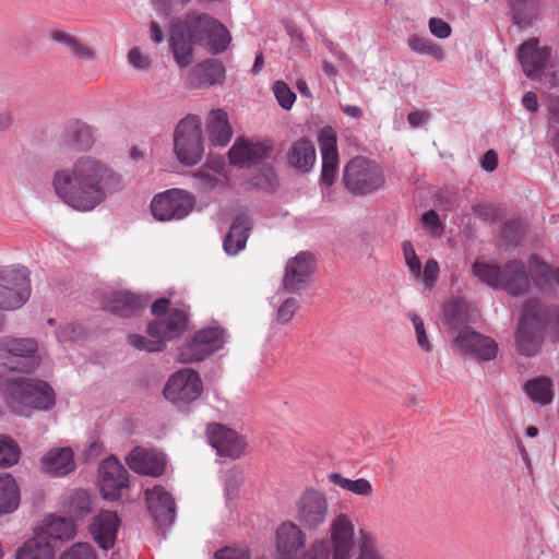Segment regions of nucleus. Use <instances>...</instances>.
<instances>
[{
	"label": "nucleus",
	"instance_id": "1",
	"mask_svg": "<svg viewBox=\"0 0 559 559\" xmlns=\"http://www.w3.org/2000/svg\"><path fill=\"white\" fill-rule=\"evenodd\" d=\"M51 185L64 204L79 212H91L120 190L122 180L102 160L82 156L70 168L56 170Z\"/></svg>",
	"mask_w": 559,
	"mask_h": 559
},
{
	"label": "nucleus",
	"instance_id": "2",
	"mask_svg": "<svg viewBox=\"0 0 559 559\" xmlns=\"http://www.w3.org/2000/svg\"><path fill=\"white\" fill-rule=\"evenodd\" d=\"M559 323V306H545L536 299H528L524 306L515 335L519 352L533 356L540 347L543 332L547 324Z\"/></svg>",
	"mask_w": 559,
	"mask_h": 559
},
{
	"label": "nucleus",
	"instance_id": "3",
	"mask_svg": "<svg viewBox=\"0 0 559 559\" xmlns=\"http://www.w3.org/2000/svg\"><path fill=\"white\" fill-rule=\"evenodd\" d=\"M472 272L487 286L504 290L514 297L523 296L530 289V276L521 260H510L503 267L496 263L476 261L472 265Z\"/></svg>",
	"mask_w": 559,
	"mask_h": 559
},
{
	"label": "nucleus",
	"instance_id": "4",
	"mask_svg": "<svg viewBox=\"0 0 559 559\" xmlns=\"http://www.w3.org/2000/svg\"><path fill=\"white\" fill-rule=\"evenodd\" d=\"M1 391L12 411L19 414H23L25 407L47 411L56 402L55 391L41 380L9 379Z\"/></svg>",
	"mask_w": 559,
	"mask_h": 559
},
{
	"label": "nucleus",
	"instance_id": "5",
	"mask_svg": "<svg viewBox=\"0 0 559 559\" xmlns=\"http://www.w3.org/2000/svg\"><path fill=\"white\" fill-rule=\"evenodd\" d=\"M270 152V147L264 144L238 139L230 147L228 157L233 165L241 168L259 166L260 171L251 178V185L265 191H272L277 185L276 174L271 166L263 163Z\"/></svg>",
	"mask_w": 559,
	"mask_h": 559
},
{
	"label": "nucleus",
	"instance_id": "6",
	"mask_svg": "<svg viewBox=\"0 0 559 559\" xmlns=\"http://www.w3.org/2000/svg\"><path fill=\"white\" fill-rule=\"evenodd\" d=\"M38 342L33 337H0V367L21 373H31L41 364Z\"/></svg>",
	"mask_w": 559,
	"mask_h": 559
},
{
	"label": "nucleus",
	"instance_id": "7",
	"mask_svg": "<svg viewBox=\"0 0 559 559\" xmlns=\"http://www.w3.org/2000/svg\"><path fill=\"white\" fill-rule=\"evenodd\" d=\"M343 182L352 194L368 195L383 188L385 177L379 163L364 156H356L345 165Z\"/></svg>",
	"mask_w": 559,
	"mask_h": 559
},
{
	"label": "nucleus",
	"instance_id": "8",
	"mask_svg": "<svg viewBox=\"0 0 559 559\" xmlns=\"http://www.w3.org/2000/svg\"><path fill=\"white\" fill-rule=\"evenodd\" d=\"M174 152L187 166L197 165L203 155L201 120L195 115L182 118L174 132Z\"/></svg>",
	"mask_w": 559,
	"mask_h": 559
},
{
	"label": "nucleus",
	"instance_id": "9",
	"mask_svg": "<svg viewBox=\"0 0 559 559\" xmlns=\"http://www.w3.org/2000/svg\"><path fill=\"white\" fill-rule=\"evenodd\" d=\"M32 293L29 273L19 265L0 266V309H20Z\"/></svg>",
	"mask_w": 559,
	"mask_h": 559
},
{
	"label": "nucleus",
	"instance_id": "10",
	"mask_svg": "<svg viewBox=\"0 0 559 559\" xmlns=\"http://www.w3.org/2000/svg\"><path fill=\"white\" fill-rule=\"evenodd\" d=\"M226 342L221 328H205L198 331L178 349V358L183 364L202 361L219 350Z\"/></svg>",
	"mask_w": 559,
	"mask_h": 559
},
{
	"label": "nucleus",
	"instance_id": "11",
	"mask_svg": "<svg viewBox=\"0 0 559 559\" xmlns=\"http://www.w3.org/2000/svg\"><path fill=\"white\" fill-rule=\"evenodd\" d=\"M202 391L203 383L199 372L182 368L169 377L163 393L166 400L180 406L198 400Z\"/></svg>",
	"mask_w": 559,
	"mask_h": 559
},
{
	"label": "nucleus",
	"instance_id": "12",
	"mask_svg": "<svg viewBox=\"0 0 559 559\" xmlns=\"http://www.w3.org/2000/svg\"><path fill=\"white\" fill-rule=\"evenodd\" d=\"M194 198L185 190L171 189L154 197L151 212L160 222L185 218L194 206Z\"/></svg>",
	"mask_w": 559,
	"mask_h": 559
},
{
	"label": "nucleus",
	"instance_id": "13",
	"mask_svg": "<svg viewBox=\"0 0 559 559\" xmlns=\"http://www.w3.org/2000/svg\"><path fill=\"white\" fill-rule=\"evenodd\" d=\"M329 501L319 489L307 488L296 501V519L307 530H317L328 518Z\"/></svg>",
	"mask_w": 559,
	"mask_h": 559
},
{
	"label": "nucleus",
	"instance_id": "14",
	"mask_svg": "<svg viewBox=\"0 0 559 559\" xmlns=\"http://www.w3.org/2000/svg\"><path fill=\"white\" fill-rule=\"evenodd\" d=\"M452 350L454 354L487 361L497 356L498 345L491 337L485 336L469 326H464L453 337Z\"/></svg>",
	"mask_w": 559,
	"mask_h": 559
},
{
	"label": "nucleus",
	"instance_id": "15",
	"mask_svg": "<svg viewBox=\"0 0 559 559\" xmlns=\"http://www.w3.org/2000/svg\"><path fill=\"white\" fill-rule=\"evenodd\" d=\"M98 486L102 497L107 501L120 499L122 490L129 487V473L115 456H109L99 464Z\"/></svg>",
	"mask_w": 559,
	"mask_h": 559
},
{
	"label": "nucleus",
	"instance_id": "16",
	"mask_svg": "<svg viewBox=\"0 0 559 559\" xmlns=\"http://www.w3.org/2000/svg\"><path fill=\"white\" fill-rule=\"evenodd\" d=\"M355 526L349 515L337 514L330 524V556L332 559H349L354 549Z\"/></svg>",
	"mask_w": 559,
	"mask_h": 559
},
{
	"label": "nucleus",
	"instance_id": "17",
	"mask_svg": "<svg viewBox=\"0 0 559 559\" xmlns=\"http://www.w3.org/2000/svg\"><path fill=\"white\" fill-rule=\"evenodd\" d=\"M206 436L209 443L216 450L217 455L237 459L245 449V442L238 433L221 424L207 426Z\"/></svg>",
	"mask_w": 559,
	"mask_h": 559
},
{
	"label": "nucleus",
	"instance_id": "18",
	"mask_svg": "<svg viewBox=\"0 0 559 559\" xmlns=\"http://www.w3.org/2000/svg\"><path fill=\"white\" fill-rule=\"evenodd\" d=\"M129 467L143 475L158 477L165 472L166 456L155 449L135 447L126 457Z\"/></svg>",
	"mask_w": 559,
	"mask_h": 559
},
{
	"label": "nucleus",
	"instance_id": "19",
	"mask_svg": "<svg viewBox=\"0 0 559 559\" xmlns=\"http://www.w3.org/2000/svg\"><path fill=\"white\" fill-rule=\"evenodd\" d=\"M145 499L150 513L159 526H168L174 522L176 503L173 495L163 486L146 489Z\"/></svg>",
	"mask_w": 559,
	"mask_h": 559
},
{
	"label": "nucleus",
	"instance_id": "20",
	"mask_svg": "<svg viewBox=\"0 0 559 559\" xmlns=\"http://www.w3.org/2000/svg\"><path fill=\"white\" fill-rule=\"evenodd\" d=\"M313 271V259L307 252H299L290 259L285 269L283 287L287 293H298L304 289Z\"/></svg>",
	"mask_w": 559,
	"mask_h": 559
},
{
	"label": "nucleus",
	"instance_id": "21",
	"mask_svg": "<svg viewBox=\"0 0 559 559\" xmlns=\"http://www.w3.org/2000/svg\"><path fill=\"white\" fill-rule=\"evenodd\" d=\"M306 535L301 528L290 522L282 523L276 530V549L278 559H297L305 548Z\"/></svg>",
	"mask_w": 559,
	"mask_h": 559
},
{
	"label": "nucleus",
	"instance_id": "22",
	"mask_svg": "<svg viewBox=\"0 0 559 559\" xmlns=\"http://www.w3.org/2000/svg\"><path fill=\"white\" fill-rule=\"evenodd\" d=\"M549 57L550 49L540 47L537 38L527 39L518 49V59L528 78L539 76Z\"/></svg>",
	"mask_w": 559,
	"mask_h": 559
},
{
	"label": "nucleus",
	"instance_id": "23",
	"mask_svg": "<svg viewBox=\"0 0 559 559\" xmlns=\"http://www.w3.org/2000/svg\"><path fill=\"white\" fill-rule=\"evenodd\" d=\"M119 527L120 519L116 512L100 511L94 516L90 531L96 544L107 550L114 547Z\"/></svg>",
	"mask_w": 559,
	"mask_h": 559
},
{
	"label": "nucleus",
	"instance_id": "24",
	"mask_svg": "<svg viewBox=\"0 0 559 559\" xmlns=\"http://www.w3.org/2000/svg\"><path fill=\"white\" fill-rule=\"evenodd\" d=\"M187 314L180 309H171L165 316L157 318L147 326L151 337H158L163 342L178 337L187 328Z\"/></svg>",
	"mask_w": 559,
	"mask_h": 559
},
{
	"label": "nucleus",
	"instance_id": "25",
	"mask_svg": "<svg viewBox=\"0 0 559 559\" xmlns=\"http://www.w3.org/2000/svg\"><path fill=\"white\" fill-rule=\"evenodd\" d=\"M147 299L129 292H112L105 308L119 317L135 316L146 305Z\"/></svg>",
	"mask_w": 559,
	"mask_h": 559
},
{
	"label": "nucleus",
	"instance_id": "26",
	"mask_svg": "<svg viewBox=\"0 0 559 559\" xmlns=\"http://www.w3.org/2000/svg\"><path fill=\"white\" fill-rule=\"evenodd\" d=\"M225 68L217 60H205L193 67L189 73V82L195 87H206L223 82Z\"/></svg>",
	"mask_w": 559,
	"mask_h": 559
},
{
	"label": "nucleus",
	"instance_id": "27",
	"mask_svg": "<svg viewBox=\"0 0 559 559\" xmlns=\"http://www.w3.org/2000/svg\"><path fill=\"white\" fill-rule=\"evenodd\" d=\"M206 131L209 139L214 146H226L231 136L233 129L227 112L222 109H213L206 117Z\"/></svg>",
	"mask_w": 559,
	"mask_h": 559
},
{
	"label": "nucleus",
	"instance_id": "28",
	"mask_svg": "<svg viewBox=\"0 0 559 559\" xmlns=\"http://www.w3.org/2000/svg\"><path fill=\"white\" fill-rule=\"evenodd\" d=\"M43 469L53 476H63L74 467V455L70 448H53L41 459Z\"/></svg>",
	"mask_w": 559,
	"mask_h": 559
},
{
	"label": "nucleus",
	"instance_id": "29",
	"mask_svg": "<svg viewBox=\"0 0 559 559\" xmlns=\"http://www.w3.org/2000/svg\"><path fill=\"white\" fill-rule=\"evenodd\" d=\"M316 158V147L308 139L294 142L287 153L289 166L301 173H308L313 167Z\"/></svg>",
	"mask_w": 559,
	"mask_h": 559
},
{
	"label": "nucleus",
	"instance_id": "30",
	"mask_svg": "<svg viewBox=\"0 0 559 559\" xmlns=\"http://www.w3.org/2000/svg\"><path fill=\"white\" fill-rule=\"evenodd\" d=\"M250 229L251 223L247 216H238L233 222L223 242L224 250L228 255H236L245 249Z\"/></svg>",
	"mask_w": 559,
	"mask_h": 559
},
{
	"label": "nucleus",
	"instance_id": "31",
	"mask_svg": "<svg viewBox=\"0 0 559 559\" xmlns=\"http://www.w3.org/2000/svg\"><path fill=\"white\" fill-rule=\"evenodd\" d=\"M170 48L174 53L175 60L180 68H187L191 64L193 59L192 44L194 40L185 34L182 25H173L170 34Z\"/></svg>",
	"mask_w": 559,
	"mask_h": 559
},
{
	"label": "nucleus",
	"instance_id": "32",
	"mask_svg": "<svg viewBox=\"0 0 559 559\" xmlns=\"http://www.w3.org/2000/svg\"><path fill=\"white\" fill-rule=\"evenodd\" d=\"M63 140L76 151H86L94 143V130L85 122L70 121L66 126Z\"/></svg>",
	"mask_w": 559,
	"mask_h": 559
},
{
	"label": "nucleus",
	"instance_id": "33",
	"mask_svg": "<svg viewBox=\"0 0 559 559\" xmlns=\"http://www.w3.org/2000/svg\"><path fill=\"white\" fill-rule=\"evenodd\" d=\"M55 551L47 537L35 531L16 551V559H53Z\"/></svg>",
	"mask_w": 559,
	"mask_h": 559
},
{
	"label": "nucleus",
	"instance_id": "34",
	"mask_svg": "<svg viewBox=\"0 0 559 559\" xmlns=\"http://www.w3.org/2000/svg\"><path fill=\"white\" fill-rule=\"evenodd\" d=\"M40 531L39 534L46 536L47 540L49 538L67 540L75 535L76 527L70 519L50 515L46 518Z\"/></svg>",
	"mask_w": 559,
	"mask_h": 559
},
{
	"label": "nucleus",
	"instance_id": "35",
	"mask_svg": "<svg viewBox=\"0 0 559 559\" xmlns=\"http://www.w3.org/2000/svg\"><path fill=\"white\" fill-rule=\"evenodd\" d=\"M513 24L522 29L530 28L537 15L538 0H508Z\"/></svg>",
	"mask_w": 559,
	"mask_h": 559
},
{
	"label": "nucleus",
	"instance_id": "36",
	"mask_svg": "<svg viewBox=\"0 0 559 559\" xmlns=\"http://www.w3.org/2000/svg\"><path fill=\"white\" fill-rule=\"evenodd\" d=\"M20 504V489L12 477L5 473L0 475V515L12 513Z\"/></svg>",
	"mask_w": 559,
	"mask_h": 559
},
{
	"label": "nucleus",
	"instance_id": "37",
	"mask_svg": "<svg viewBox=\"0 0 559 559\" xmlns=\"http://www.w3.org/2000/svg\"><path fill=\"white\" fill-rule=\"evenodd\" d=\"M213 17L205 13L192 12L187 14L183 22H178L174 25H182L185 34L194 40L195 44H201L206 38L207 28L211 27L210 22H213Z\"/></svg>",
	"mask_w": 559,
	"mask_h": 559
},
{
	"label": "nucleus",
	"instance_id": "38",
	"mask_svg": "<svg viewBox=\"0 0 559 559\" xmlns=\"http://www.w3.org/2000/svg\"><path fill=\"white\" fill-rule=\"evenodd\" d=\"M527 396L535 404L548 405L552 401V382L547 377H538L524 384Z\"/></svg>",
	"mask_w": 559,
	"mask_h": 559
},
{
	"label": "nucleus",
	"instance_id": "39",
	"mask_svg": "<svg viewBox=\"0 0 559 559\" xmlns=\"http://www.w3.org/2000/svg\"><path fill=\"white\" fill-rule=\"evenodd\" d=\"M210 23L211 27L207 28L206 38L202 44H205L212 53L217 55L228 48L231 37L227 28L216 19Z\"/></svg>",
	"mask_w": 559,
	"mask_h": 559
},
{
	"label": "nucleus",
	"instance_id": "40",
	"mask_svg": "<svg viewBox=\"0 0 559 559\" xmlns=\"http://www.w3.org/2000/svg\"><path fill=\"white\" fill-rule=\"evenodd\" d=\"M330 483L359 497H368L372 493V485L366 478L349 479L338 473L328 475Z\"/></svg>",
	"mask_w": 559,
	"mask_h": 559
},
{
	"label": "nucleus",
	"instance_id": "41",
	"mask_svg": "<svg viewBox=\"0 0 559 559\" xmlns=\"http://www.w3.org/2000/svg\"><path fill=\"white\" fill-rule=\"evenodd\" d=\"M408 48L417 55L429 56L433 59L441 61L444 58L442 48L433 43L430 38L412 34L407 38Z\"/></svg>",
	"mask_w": 559,
	"mask_h": 559
},
{
	"label": "nucleus",
	"instance_id": "42",
	"mask_svg": "<svg viewBox=\"0 0 559 559\" xmlns=\"http://www.w3.org/2000/svg\"><path fill=\"white\" fill-rule=\"evenodd\" d=\"M528 269L532 281L537 286H544L551 280L555 281L556 270H552L546 262L542 261L537 255L533 254L528 259Z\"/></svg>",
	"mask_w": 559,
	"mask_h": 559
},
{
	"label": "nucleus",
	"instance_id": "43",
	"mask_svg": "<svg viewBox=\"0 0 559 559\" xmlns=\"http://www.w3.org/2000/svg\"><path fill=\"white\" fill-rule=\"evenodd\" d=\"M21 449L8 435H0V467L7 468L19 462Z\"/></svg>",
	"mask_w": 559,
	"mask_h": 559
},
{
	"label": "nucleus",
	"instance_id": "44",
	"mask_svg": "<svg viewBox=\"0 0 559 559\" xmlns=\"http://www.w3.org/2000/svg\"><path fill=\"white\" fill-rule=\"evenodd\" d=\"M444 322L448 326L457 331L466 326L467 312L464 304L461 301L447 304L444 307Z\"/></svg>",
	"mask_w": 559,
	"mask_h": 559
},
{
	"label": "nucleus",
	"instance_id": "45",
	"mask_svg": "<svg viewBox=\"0 0 559 559\" xmlns=\"http://www.w3.org/2000/svg\"><path fill=\"white\" fill-rule=\"evenodd\" d=\"M91 512V498L86 490H75L70 500L69 513L76 520L84 519Z\"/></svg>",
	"mask_w": 559,
	"mask_h": 559
},
{
	"label": "nucleus",
	"instance_id": "46",
	"mask_svg": "<svg viewBox=\"0 0 559 559\" xmlns=\"http://www.w3.org/2000/svg\"><path fill=\"white\" fill-rule=\"evenodd\" d=\"M318 143L321 152V157L326 155H338L336 146V132L332 127L325 126L319 131Z\"/></svg>",
	"mask_w": 559,
	"mask_h": 559
},
{
	"label": "nucleus",
	"instance_id": "47",
	"mask_svg": "<svg viewBox=\"0 0 559 559\" xmlns=\"http://www.w3.org/2000/svg\"><path fill=\"white\" fill-rule=\"evenodd\" d=\"M440 274L439 263L435 259H428L424 265V269L420 267V276L413 277L415 281H419L425 289L431 290L436 285Z\"/></svg>",
	"mask_w": 559,
	"mask_h": 559
},
{
	"label": "nucleus",
	"instance_id": "48",
	"mask_svg": "<svg viewBox=\"0 0 559 559\" xmlns=\"http://www.w3.org/2000/svg\"><path fill=\"white\" fill-rule=\"evenodd\" d=\"M58 559H97V555L90 543H75L62 551Z\"/></svg>",
	"mask_w": 559,
	"mask_h": 559
},
{
	"label": "nucleus",
	"instance_id": "49",
	"mask_svg": "<svg viewBox=\"0 0 559 559\" xmlns=\"http://www.w3.org/2000/svg\"><path fill=\"white\" fill-rule=\"evenodd\" d=\"M407 317L413 323L418 346L426 353L431 352L433 346L426 332L424 320L415 312H408Z\"/></svg>",
	"mask_w": 559,
	"mask_h": 559
},
{
	"label": "nucleus",
	"instance_id": "50",
	"mask_svg": "<svg viewBox=\"0 0 559 559\" xmlns=\"http://www.w3.org/2000/svg\"><path fill=\"white\" fill-rule=\"evenodd\" d=\"M128 341L129 344L135 349L144 350L147 353L160 352L165 345V343L158 337H153L150 340L139 334H130L128 336Z\"/></svg>",
	"mask_w": 559,
	"mask_h": 559
},
{
	"label": "nucleus",
	"instance_id": "51",
	"mask_svg": "<svg viewBox=\"0 0 559 559\" xmlns=\"http://www.w3.org/2000/svg\"><path fill=\"white\" fill-rule=\"evenodd\" d=\"M192 187L202 192L215 189L219 182L218 178L211 171L201 169L192 174Z\"/></svg>",
	"mask_w": 559,
	"mask_h": 559
},
{
	"label": "nucleus",
	"instance_id": "52",
	"mask_svg": "<svg viewBox=\"0 0 559 559\" xmlns=\"http://www.w3.org/2000/svg\"><path fill=\"white\" fill-rule=\"evenodd\" d=\"M338 171V155L322 156L321 182L326 187H331Z\"/></svg>",
	"mask_w": 559,
	"mask_h": 559
},
{
	"label": "nucleus",
	"instance_id": "53",
	"mask_svg": "<svg viewBox=\"0 0 559 559\" xmlns=\"http://www.w3.org/2000/svg\"><path fill=\"white\" fill-rule=\"evenodd\" d=\"M273 93L282 108L289 110L293 107L296 94L285 82L276 81L273 85Z\"/></svg>",
	"mask_w": 559,
	"mask_h": 559
},
{
	"label": "nucleus",
	"instance_id": "54",
	"mask_svg": "<svg viewBox=\"0 0 559 559\" xmlns=\"http://www.w3.org/2000/svg\"><path fill=\"white\" fill-rule=\"evenodd\" d=\"M298 308L299 301L294 297H288L277 307L274 320L280 324H286L293 319Z\"/></svg>",
	"mask_w": 559,
	"mask_h": 559
},
{
	"label": "nucleus",
	"instance_id": "55",
	"mask_svg": "<svg viewBox=\"0 0 559 559\" xmlns=\"http://www.w3.org/2000/svg\"><path fill=\"white\" fill-rule=\"evenodd\" d=\"M359 554L356 559H386L373 545V538L369 533L361 532Z\"/></svg>",
	"mask_w": 559,
	"mask_h": 559
},
{
	"label": "nucleus",
	"instance_id": "56",
	"mask_svg": "<svg viewBox=\"0 0 559 559\" xmlns=\"http://www.w3.org/2000/svg\"><path fill=\"white\" fill-rule=\"evenodd\" d=\"M83 336V329L80 324L69 322L60 326L56 332V337L60 344L74 342Z\"/></svg>",
	"mask_w": 559,
	"mask_h": 559
},
{
	"label": "nucleus",
	"instance_id": "57",
	"mask_svg": "<svg viewBox=\"0 0 559 559\" xmlns=\"http://www.w3.org/2000/svg\"><path fill=\"white\" fill-rule=\"evenodd\" d=\"M524 229V223L521 218H511L503 224L501 234L509 242H516Z\"/></svg>",
	"mask_w": 559,
	"mask_h": 559
},
{
	"label": "nucleus",
	"instance_id": "58",
	"mask_svg": "<svg viewBox=\"0 0 559 559\" xmlns=\"http://www.w3.org/2000/svg\"><path fill=\"white\" fill-rule=\"evenodd\" d=\"M423 226L435 237L441 236L443 228L438 214L430 210L421 216Z\"/></svg>",
	"mask_w": 559,
	"mask_h": 559
},
{
	"label": "nucleus",
	"instance_id": "59",
	"mask_svg": "<svg viewBox=\"0 0 559 559\" xmlns=\"http://www.w3.org/2000/svg\"><path fill=\"white\" fill-rule=\"evenodd\" d=\"M330 546L326 539L314 542L302 559H330Z\"/></svg>",
	"mask_w": 559,
	"mask_h": 559
},
{
	"label": "nucleus",
	"instance_id": "60",
	"mask_svg": "<svg viewBox=\"0 0 559 559\" xmlns=\"http://www.w3.org/2000/svg\"><path fill=\"white\" fill-rule=\"evenodd\" d=\"M430 33L440 39H445L451 36L452 28L450 24L440 17H431L428 21Z\"/></svg>",
	"mask_w": 559,
	"mask_h": 559
},
{
	"label": "nucleus",
	"instance_id": "61",
	"mask_svg": "<svg viewBox=\"0 0 559 559\" xmlns=\"http://www.w3.org/2000/svg\"><path fill=\"white\" fill-rule=\"evenodd\" d=\"M128 62L138 70H147L151 67V60L147 56L143 55L138 47H133L129 50Z\"/></svg>",
	"mask_w": 559,
	"mask_h": 559
},
{
	"label": "nucleus",
	"instance_id": "62",
	"mask_svg": "<svg viewBox=\"0 0 559 559\" xmlns=\"http://www.w3.org/2000/svg\"><path fill=\"white\" fill-rule=\"evenodd\" d=\"M242 481V473L239 468H233L230 469L225 479V491L228 497H231L235 495L236 490L238 489L239 485Z\"/></svg>",
	"mask_w": 559,
	"mask_h": 559
},
{
	"label": "nucleus",
	"instance_id": "63",
	"mask_svg": "<svg viewBox=\"0 0 559 559\" xmlns=\"http://www.w3.org/2000/svg\"><path fill=\"white\" fill-rule=\"evenodd\" d=\"M215 559H250V556L245 548L225 547L215 554Z\"/></svg>",
	"mask_w": 559,
	"mask_h": 559
},
{
	"label": "nucleus",
	"instance_id": "64",
	"mask_svg": "<svg viewBox=\"0 0 559 559\" xmlns=\"http://www.w3.org/2000/svg\"><path fill=\"white\" fill-rule=\"evenodd\" d=\"M475 212L485 221L496 222L500 219V209L492 204L478 205L476 206Z\"/></svg>",
	"mask_w": 559,
	"mask_h": 559
}]
</instances>
